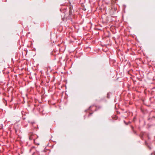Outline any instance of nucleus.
<instances>
[{
    "label": "nucleus",
    "instance_id": "1",
    "mask_svg": "<svg viewBox=\"0 0 155 155\" xmlns=\"http://www.w3.org/2000/svg\"><path fill=\"white\" fill-rule=\"evenodd\" d=\"M113 96V93L112 92H108L107 93V98H110Z\"/></svg>",
    "mask_w": 155,
    "mask_h": 155
},
{
    "label": "nucleus",
    "instance_id": "2",
    "mask_svg": "<svg viewBox=\"0 0 155 155\" xmlns=\"http://www.w3.org/2000/svg\"><path fill=\"white\" fill-rule=\"evenodd\" d=\"M115 118H115L116 119H117V118H118V117L117 116H112V119H109V120H110L111 121L113 122H114V121L113 120V119H114Z\"/></svg>",
    "mask_w": 155,
    "mask_h": 155
},
{
    "label": "nucleus",
    "instance_id": "3",
    "mask_svg": "<svg viewBox=\"0 0 155 155\" xmlns=\"http://www.w3.org/2000/svg\"><path fill=\"white\" fill-rule=\"evenodd\" d=\"M145 144L147 146V147L149 148L150 150H151V148L148 145V143L147 142L146 140L145 141Z\"/></svg>",
    "mask_w": 155,
    "mask_h": 155
},
{
    "label": "nucleus",
    "instance_id": "4",
    "mask_svg": "<svg viewBox=\"0 0 155 155\" xmlns=\"http://www.w3.org/2000/svg\"><path fill=\"white\" fill-rule=\"evenodd\" d=\"M145 144L147 146V147L149 148L150 150H151V148L148 145V143L147 142L146 140L145 141Z\"/></svg>",
    "mask_w": 155,
    "mask_h": 155
},
{
    "label": "nucleus",
    "instance_id": "5",
    "mask_svg": "<svg viewBox=\"0 0 155 155\" xmlns=\"http://www.w3.org/2000/svg\"><path fill=\"white\" fill-rule=\"evenodd\" d=\"M69 15H72V11L71 10H70L69 12Z\"/></svg>",
    "mask_w": 155,
    "mask_h": 155
},
{
    "label": "nucleus",
    "instance_id": "6",
    "mask_svg": "<svg viewBox=\"0 0 155 155\" xmlns=\"http://www.w3.org/2000/svg\"><path fill=\"white\" fill-rule=\"evenodd\" d=\"M70 10H72L73 9V7L72 6H70L69 7Z\"/></svg>",
    "mask_w": 155,
    "mask_h": 155
},
{
    "label": "nucleus",
    "instance_id": "7",
    "mask_svg": "<svg viewBox=\"0 0 155 155\" xmlns=\"http://www.w3.org/2000/svg\"><path fill=\"white\" fill-rule=\"evenodd\" d=\"M124 122L126 125H128V124L127 123L125 120L124 121Z\"/></svg>",
    "mask_w": 155,
    "mask_h": 155
},
{
    "label": "nucleus",
    "instance_id": "8",
    "mask_svg": "<svg viewBox=\"0 0 155 155\" xmlns=\"http://www.w3.org/2000/svg\"><path fill=\"white\" fill-rule=\"evenodd\" d=\"M102 50L104 52H107V50H106L104 48H103Z\"/></svg>",
    "mask_w": 155,
    "mask_h": 155
},
{
    "label": "nucleus",
    "instance_id": "9",
    "mask_svg": "<svg viewBox=\"0 0 155 155\" xmlns=\"http://www.w3.org/2000/svg\"><path fill=\"white\" fill-rule=\"evenodd\" d=\"M140 137L142 139V140H143V135L142 136H140Z\"/></svg>",
    "mask_w": 155,
    "mask_h": 155
},
{
    "label": "nucleus",
    "instance_id": "10",
    "mask_svg": "<svg viewBox=\"0 0 155 155\" xmlns=\"http://www.w3.org/2000/svg\"><path fill=\"white\" fill-rule=\"evenodd\" d=\"M131 129H132V130H133L134 128V127L133 126H131Z\"/></svg>",
    "mask_w": 155,
    "mask_h": 155
},
{
    "label": "nucleus",
    "instance_id": "11",
    "mask_svg": "<svg viewBox=\"0 0 155 155\" xmlns=\"http://www.w3.org/2000/svg\"><path fill=\"white\" fill-rule=\"evenodd\" d=\"M133 131H134V133L135 134H136V133H137L134 130H133Z\"/></svg>",
    "mask_w": 155,
    "mask_h": 155
},
{
    "label": "nucleus",
    "instance_id": "12",
    "mask_svg": "<svg viewBox=\"0 0 155 155\" xmlns=\"http://www.w3.org/2000/svg\"><path fill=\"white\" fill-rule=\"evenodd\" d=\"M92 114V113H90L88 115V116H90V115H91Z\"/></svg>",
    "mask_w": 155,
    "mask_h": 155
},
{
    "label": "nucleus",
    "instance_id": "13",
    "mask_svg": "<svg viewBox=\"0 0 155 155\" xmlns=\"http://www.w3.org/2000/svg\"><path fill=\"white\" fill-rule=\"evenodd\" d=\"M147 137H148V139H149V140L150 139V137L149 136H148Z\"/></svg>",
    "mask_w": 155,
    "mask_h": 155
},
{
    "label": "nucleus",
    "instance_id": "14",
    "mask_svg": "<svg viewBox=\"0 0 155 155\" xmlns=\"http://www.w3.org/2000/svg\"><path fill=\"white\" fill-rule=\"evenodd\" d=\"M91 107V106H90L89 107V109H88V110H90V108Z\"/></svg>",
    "mask_w": 155,
    "mask_h": 155
},
{
    "label": "nucleus",
    "instance_id": "15",
    "mask_svg": "<svg viewBox=\"0 0 155 155\" xmlns=\"http://www.w3.org/2000/svg\"><path fill=\"white\" fill-rule=\"evenodd\" d=\"M110 35L109 34H108V35H107V37H109L110 36Z\"/></svg>",
    "mask_w": 155,
    "mask_h": 155
},
{
    "label": "nucleus",
    "instance_id": "16",
    "mask_svg": "<svg viewBox=\"0 0 155 155\" xmlns=\"http://www.w3.org/2000/svg\"><path fill=\"white\" fill-rule=\"evenodd\" d=\"M109 53H110V52H108V51H107V56L108 55V54H109Z\"/></svg>",
    "mask_w": 155,
    "mask_h": 155
},
{
    "label": "nucleus",
    "instance_id": "17",
    "mask_svg": "<svg viewBox=\"0 0 155 155\" xmlns=\"http://www.w3.org/2000/svg\"><path fill=\"white\" fill-rule=\"evenodd\" d=\"M150 119H151V118H148V120H150Z\"/></svg>",
    "mask_w": 155,
    "mask_h": 155
},
{
    "label": "nucleus",
    "instance_id": "18",
    "mask_svg": "<svg viewBox=\"0 0 155 155\" xmlns=\"http://www.w3.org/2000/svg\"><path fill=\"white\" fill-rule=\"evenodd\" d=\"M117 114H120V112H118V111L117 112Z\"/></svg>",
    "mask_w": 155,
    "mask_h": 155
},
{
    "label": "nucleus",
    "instance_id": "19",
    "mask_svg": "<svg viewBox=\"0 0 155 155\" xmlns=\"http://www.w3.org/2000/svg\"><path fill=\"white\" fill-rule=\"evenodd\" d=\"M130 122L129 121V122H128V123L129 124H130Z\"/></svg>",
    "mask_w": 155,
    "mask_h": 155
},
{
    "label": "nucleus",
    "instance_id": "20",
    "mask_svg": "<svg viewBox=\"0 0 155 155\" xmlns=\"http://www.w3.org/2000/svg\"><path fill=\"white\" fill-rule=\"evenodd\" d=\"M87 110H85V112H86Z\"/></svg>",
    "mask_w": 155,
    "mask_h": 155
},
{
    "label": "nucleus",
    "instance_id": "21",
    "mask_svg": "<svg viewBox=\"0 0 155 155\" xmlns=\"http://www.w3.org/2000/svg\"><path fill=\"white\" fill-rule=\"evenodd\" d=\"M124 6L125 7H126V5H124Z\"/></svg>",
    "mask_w": 155,
    "mask_h": 155
},
{
    "label": "nucleus",
    "instance_id": "22",
    "mask_svg": "<svg viewBox=\"0 0 155 155\" xmlns=\"http://www.w3.org/2000/svg\"><path fill=\"white\" fill-rule=\"evenodd\" d=\"M34 123V122H32L31 123L32 124H33V123Z\"/></svg>",
    "mask_w": 155,
    "mask_h": 155
},
{
    "label": "nucleus",
    "instance_id": "23",
    "mask_svg": "<svg viewBox=\"0 0 155 155\" xmlns=\"http://www.w3.org/2000/svg\"><path fill=\"white\" fill-rule=\"evenodd\" d=\"M153 118H155V117H154V116H153Z\"/></svg>",
    "mask_w": 155,
    "mask_h": 155
},
{
    "label": "nucleus",
    "instance_id": "24",
    "mask_svg": "<svg viewBox=\"0 0 155 155\" xmlns=\"http://www.w3.org/2000/svg\"><path fill=\"white\" fill-rule=\"evenodd\" d=\"M85 116H84V118H85Z\"/></svg>",
    "mask_w": 155,
    "mask_h": 155
},
{
    "label": "nucleus",
    "instance_id": "25",
    "mask_svg": "<svg viewBox=\"0 0 155 155\" xmlns=\"http://www.w3.org/2000/svg\"><path fill=\"white\" fill-rule=\"evenodd\" d=\"M61 9L60 10L61 11Z\"/></svg>",
    "mask_w": 155,
    "mask_h": 155
},
{
    "label": "nucleus",
    "instance_id": "26",
    "mask_svg": "<svg viewBox=\"0 0 155 155\" xmlns=\"http://www.w3.org/2000/svg\"><path fill=\"white\" fill-rule=\"evenodd\" d=\"M34 153H34H34H33V154H34Z\"/></svg>",
    "mask_w": 155,
    "mask_h": 155
}]
</instances>
